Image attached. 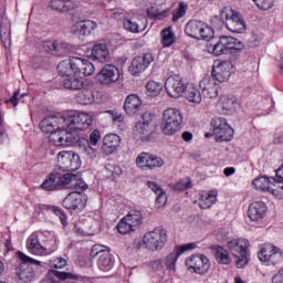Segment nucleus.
I'll list each match as a JSON object with an SVG mask.
<instances>
[{
  "mask_svg": "<svg viewBox=\"0 0 283 283\" xmlns=\"http://www.w3.org/2000/svg\"><path fill=\"white\" fill-rule=\"evenodd\" d=\"M57 72L60 76H92L94 64L85 59L71 57L59 63Z\"/></svg>",
  "mask_w": 283,
  "mask_h": 283,
  "instance_id": "f257e3e1",
  "label": "nucleus"
},
{
  "mask_svg": "<svg viewBox=\"0 0 283 283\" xmlns=\"http://www.w3.org/2000/svg\"><path fill=\"white\" fill-rule=\"evenodd\" d=\"M244 49V44L233 36L222 35L219 40L208 48L213 56H222V54H235Z\"/></svg>",
  "mask_w": 283,
  "mask_h": 283,
  "instance_id": "f03ea898",
  "label": "nucleus"
},
{
  "mask_svg": "<svg viewBox=\"0 0 283 283\" xmlns=\"http://www.w3.org/2000/svg\"><path fill=\"white\" fill-rule=\"evenodd\" d=\"M182 113L178 108H167L163 113L161 130L166 136H174L182 129Z\"/></svg>",
  "mask_w": 283,
  "mask_h": 283,
  "instance_id": "7ed1b4c3",
  "label": "nucleus"
},
{
  "mask_svg": "<svg viewBox=\"0 0 283 283\" xmlns=\"http://www.w3.org/2000/svg\"><path fill=\"white\" fill-rule=\"evenodd\" d=\"M249 240L233 239L228 242V249L235 259L238 269H244L249 264Z\"/></svg>",
  "mask_w": 283,
  "mask_h": 283,
  "instance_id": "20e7f679",
  "label": "nucleus"
},
{
  "mask_svg": "<svg viewBox=\"0 0 283 283\" xmlns=\"http://www.w3.org/2000/svg\"><path fill=\"white\" fill-rule=\"evenodd\" d=\"M134 134L137 135L143 143H149L156 138V125H154L151 115L144 114L142 116V119L135 124Z\"/></svg>",
  "mask_w": 283,
  "mask_h": 283,
  "instance_id": "39448f33",
  "label": "nucleus"
},
{
  "mask_svg": "<svg viewBox=\"0 0 283 283\" xmlns=\"http://www.w3.org/2000/svg\"><path fill=\"white\" fill-rule=\"evenodd\" d=\"M221 19L226 21V27L230 32L242 34L247 30V22H244L242 14L233 9L224 7L221 10Z\"/></svg>",
  "mask_w": 283,
  "mask_h": 283,
  "instance_id": "423d86ee",
  "label": "nucleus"
},
{
  "mask_svg": "<svg viewBox=\"0 0 283 283\" xmlns=\"http://www.w3.org/2000/svg\"><path fill=\"white\" fill-rule=\"evenodd\" d=\"M18 256L21 260V263L17 268V277L20 282L28 283L34 280V268L31 264H36L41 266V261H36L23 252H18Z\"/></svg>",
  "mask_w": 283,
  "mask_h": 283,
  "instance_id": "0eeeda50",
  "label": "nucleus"
},
{
  "mask_svg": "<svg viewBox=\"0 0 283 283\" xmlns=\"http://www.w3.org/2000/svg\"><path fill=\"white\" fill-rule=\"evenodd\" d=\"M66 122V129L76 134V130L90 129L92 123H94V117L87 113H74L64 115Z\"/></svg>",
  "mask_w": 283,
  "mask_h": 283,
  "instance_id": "6e6552de",
  "label": "nucleus"
},
{
  "mask_svg": "<svg viewBox=\"0 0 283 283\" xmlns=\"http://www.w3.org/2000/svg\"><path fill=\"white\" fill-rule=\"evenodd\" d=\"M143 243L149 251H160L167 244V230L157 228L147 232L143 238Z\"/></svg>",
  "mask_w": 283,
  "mask_h": 283,
  "instance_id": "1a4fd4ad",
  "label": "nucleus"
},
{
  "mask_svg": "<svg viewBox=\"0 0 283 283\" xmlns=\"http://www.w3.org/2000/svg\"><path fill=\"white\" fill-rule=\"evenodd\" d=\"M50 140L55 147H70L71 145H76L81 140V137L77 133L64 128L51 133Z\"/></svg>",
  "mask_w": 283,
  "mask_h": 283,
  "instance_id": "9d476101",
  "label": "nucleus"
},
{
  "mask_svg": "<svg viewBox=\"0 0 283 283\" xmlns=\"http://www.w3.org/2000/svg\"><path fill=\"white\" fill-rule=\"evenodd\" d=\"M57 167L62 171H76L81 169V157L74 151H60L57 154Z\"/></svg>",
  "mask_w": 283,
  "mask_h": 283,
  "instance_id": "9b49d317",
  "label": "nucleus"
},
{
  "mask_svg": "<svg viewBox=\"0 0 283 283\" xmlns=\"http://www.w3.org/2000/svg\"><path fill=\"white\" fill-rule=\"evenodd\" d=\"M258 258L261 262H268L269 264L275 265L282 261L283 252L282 249L271 243H265L258 252Z\"/></svg>",
  "mask_w": 283,
  "mask_h": 283,
  "instance_id": "f8f14e48",
  "label": "nucleus"
},
{
  "mask_svg": "<svg viewBox=\"0 0 283 283\" xmlns=\"http://www.w3.org/2000/svg\"><path fill=\"white\" fill-rule=\"evenodd\" d=\"M186 266H188L189 271H192V273L205 275L206 273H209V269H211V263L206 255L193 254L190 258L186 259Z\"/></svg>",
  "mask_w": 283,
  "mask_h": 283,
  "instance_id": "ddd939ff",
  "label": "nucleus"
},
{
  "mask_svg": "<svg viewBox=\"0 0 283 283\" xmlns=\"http://www.w3.org/2000/svg\"><path fill=\"white\" fill-rule=\"evenodd\" d=\"M165 90L170 98H180L185 94L187 85L180 75H171L165 82Z\"/></svg>",
  "mask_w": 283,
  "mask_h": 283,
  "instance_id": "4468645a",
  "label": "nucleus"
},
{
  "mask_svg": "<svg viewBox=\"0 0 283 283\" xmlns=\"http://www.w3.org/2000/svg\"><path fill=\"white\" fill-rule=\"evenodd\" d=\"M40 129L44 134H54L55 132H59V129H67L65 115L62 117L54 115L45 117L40 122Z\"/></svg>",
  "mask_w": 283,
  "mask_h": 283,
  "instance_id": "2eb2a0df",
  "label": "nucleus"
},
{
  "mask_svg": "<svg viewBox=\"0 0 283 283\" xmlns=\"http://www.w3.org/2000/svg\"><path fill=\"white\" fill-rule=\"evenodd\" d=\"M120 78V71L113 64H106L97 74V81L101 85H112Z\"/></svg>",
  "mask_w": 283,
  "mask_h": 283,
  "instance_id": "dca6fc26",
  "label": "nucleus"
},
{
  "mask_svg": "<svg viewBox=\"0 0 283 283\" xmlns=\"http://www.w3.org/2000/svg\"><path fill=\"white\" fill-rule=\"evenodd\" d=\"M231 70H233V63L231 61L218 62L212 66V78L219 83H227L231 77Z\"/></svg>",
  "mask_w": 283,
  "mask_h": 283,
  "instance_id": "f3484780",
  "label": "nucleus"
},
{
  "mask_svg": "<svg viewBox=\"0 0 283 283\" xmlns=\"http://www.w3.org/2000/svg\"><path fill=\"white\" fill-rule=\"evenodd\" d=\"M196 249V243H187L184 245H176L174 251L169 253L165 259V266L168 271H176V262H178V258L182 255L186 251H191Z\"/></svg>",
  "mask_w": 283,
  "mask_h": 283,
  "instance_id": "a211bd4d",
  "label": "nucleus"
},
{
  "mask_svg": "<svg viewBox=\"0 0 283 283\" xmlns=\"http://www.w3.org/2000/svg\"><path fill=\"white\" fill-rule=\"evenodd\" d=\"M45 52L49 54H53V56H67L70 52H72V45L67 42H62L59 40L55 41H46L43 44Z\"/></svg>",
  "mask_w": 283,
  "mask_h": 283,
  "instance_id": "6ab92c4d",
  "label": "nucleus"
},
{
  "mask_svg": "<svg viewBox=\"0 0 283 283\" xmlns=\"http://www.w3.org/2000/svg\"><path fill=\"white\" fill-rule=\"evenodd\" d=\"M154 63V55L151 53H146L142 56H136L129 66V72L133 76H139Z\"/></svg>",
  "mask_w": 283,
  "mask_h": 283,
  "instance_id": "aec40b11",
  "label": "nucleus"
},
{
  "mask_svg": "<svg viewBox=\"0 0 283 283\" xmlns=\"http://www.w3.org/2000/svg\"><path fill=\"white\" fill-rule=\"evenodd\" d=\"M199 87L205 98H218V84L210 75L203 76L199 82Z\"/></svg>",
  "mask_w": 283,
  "mask_h": 283,
  "instance_id": "412c9836",
  "label": "nucleus"
},
{
  "mask_svg": "<svg viewBox=\"0 0 283 283\" xmlns=\"http://www.w3.org/2000/svg\"><path fill=\"white\" fill-rule=\"evenodd\" d=\"M12 24L6 17H0V40L6 50L12 45Z\"/></svg>",
  "mask_w": 283,
  "mask_h": 283,
  "instance_id": "4be33fe9",
  "label": "nucleus"
},
{
  "mask_svg": "<svg viewBox=\"0 0 283 283\" xmlns=\"http://www.w3.org/2000/svg\"><path fill=\"white\" fill-rule=\"evenodd\" d=\"M62 206L67 211H81V209H85V202H83V197L78 192L69 193L64 198Z\"/></svg>",
  "mask_w": 283,
  "mask_h": 283,
  "instance_id": "5701e85b",
  "label": "nucleus"
},
{
  "mask_svg": "<svg viewBox=\"0 0 283 283\" xmlns=\"http://www.w3.org/2000/svg\"><path fill=\"white\" fill-rule=\"evenodd\" d=\"M90 59H92L94 63H109L112 55L109 54L107 44H95L91 51Z\"/></svg>",
  "mask_w": 283,
  "mask_h": 283,
  "instance_id": "b1692460",
  "label": "nucleus"
},
{
  "mask_svg": "<svg viewBox=\"0 0 283 283\" xmlns=\"http://www.w3.org/2000/svg\"><path fill=\"white\" fill-rule=\"evenodd\" d=\"M96 28H98L96 22L92 20H82L72 27V32L77 36H90V34H92L93 30H96Z\"/></svg>",
  "mask_w": 283,
  "mask_h": 283,
  "instance_id": "393cba45",
  "label": "nucleus"
},
{
  "mask_svg": "<svg viewBox=\"0 0 283 283\" xmlns=\"http://www.w3.org/2000/svg\"><path fill=\"white\" fill-rule=\"evenodd\" d=\"M120 147V136L117 134H108L104 136L102 144V151L106 156H112L116 149Z\"/></svg>",
  "mask_w": 283,
  "mask_h": 283,
  "instance_id": "a878e982",
  "label": "nucleus"
},
{
  "mask_svg": "<svg viewBox=\"0 0 283 283\" xmlns=\"http://www.w3.org/2000/svg\"><path fill=\"white\" fill-rule=\"evenodd\" d=\"M143 107V101L136 94H130L126 97L124 103V111L128 116H136Z\"/></svg>",
  "mask_w": 283,
  "mask_h": 283,
  "instance_id": "bb28decb",
  "label": "nucleus"
},
{
  "mask_svg": "<svg viewBox=\"0 0 283 283\" xmlns=\"http://www.w3.org/2000/svg\"><path fill=\"white\" fill-rule=\"evenodd\" d=\"M266 216V205L261 201H253L248 209L250 220L256 222Z\"/></svg>",
  "mask_w": 283,
  "mask_h": 283,
  "instance_id": "cd10ccee",
  "label": "nucleus"
},
{
  "mask_svg": "<svg viewBox=\"0 0 283 283\" xmlns=\"http://www.w3.org/2000/svg\"><path fill=\"white\" fill-rule=\"evenodd\" d=\"M238 108V99L235 97H222L219 105L218 111L221 114H233V112Z\"/></svg>",
  "mask_w": 283,
  "mask_h": 283,
  "instance_id": "c85d7f7f",
  "label": "nucleus"
},
{
  "mask_svg": "<svg viewBox=\"0 0 283 283\" xmlns=\"http://www.w3.org/2000/svg\"><path fill=\"white\" fill-rule=\"evenodd\" d=\"M203 25H205V22L202 21L190 20L186 24L185 32L187 36H190L191 39L200 40V32L202 31Z\"/></svg>",
  "mask_w": 283,
  "mask_h": 283,
  "instance_id": "c756f323",
  "label": "nucleus"
},
{
  "mask_svg": "<svg viewBox=\"0 0 283 283\" xmlns=\"http://www.w3.org/2000/svg\"><path fill=\"white\" fill-rule=\"evenodd\" d=\"M253 187L258 189V191H269L273 196V189H275V179L271 182V179L268 177H258L252 181Z\"/></svg>",
  "mask_w": 283,
  "mask_h": 283,
  "instance_id": "7c9ffc66",
  "label": "nucleus"
},
{
  "mask_svg": "<svg viewBox=\"0 0 283 283\" xmlns=\"http://www.w3.org/2000/svg\"><path fill=\"white\" fill-rule=\"evenodd\" d=\"M27 249L33 255H44V249L39 241V235L35 233L31 234L27 240Z\"/></svg>",
  "mask_w": 283,
  "mask_h": 283,
  "instance_id": "2f4dec72",
  "label": "nucleus"
},
{
  "mask_svg": "<svg viewBox=\"0 0 283 283\" xmlns=\"http://www.w3.org/2000/svg\"><path fill=\"white\" fill-rule=\"evenodd\" d=\"M147 186L154 193L157 195L156 203L158 205V208L165 207L167 205V195L165 193V190L158 185L156 181H147Z\"/></svg>",
  "mask_w": 283,
  "mask_h": 283,
  "instance_id": "473e14b6",
  "label": "nucleus"
},
{
  "mask_svg": "<svg viewBox=\"0 0 283 283\" xmlns=\"http://www.w3.org/2000/svg\"><path fill=\"white\" fill-rule=\"evenodd\" d=\"M218 202V190H210L199 199L200 209H211Z\"/></svg>",
  "mask_w": 283,
  "mask_h": 283,
  "instance_id": "72a5a7b5",
  "label": "nucleus"
},
{
  "mask_svg": "<svg viewBox=\"0 0 283 283\" xmlns=\"http://www.w3.org/2000/svg\"><path fill=\"white\" fill-rule=\"evenodd\" d=\"M44 191H56L61 189L59 184V174L51 172L41 185Z\"/></svg>",
  "mask_w": 283,
  "mask_h": 283,
  "instance_id": "f704fd0d",
  "label": "nucleus"
},
{
  "mask_svg": "<svg viewBox=\"0 0 283 283\" xmlns=\"http://www.w3.org/2000/svg\"><path fill=\"white\" fill-rule=\"evenodd\" d=\"M49 8L53 10V12H70V10H74V3L63 0H51Z\"/></svg>",
  "mask_w": 283,
  "mask_h": 283,
  "instance_id": "c9c22d12",
  "label": "nucleus"
},
{
  "mask_svg": "<svg viewBox=\"0 0 283 283\" xmlns=\"http://www.w3.org/2000/svg\"><path fill=\"white\" fill-rule=\"evenodd\" d=\"M60 189H73L76 182V174L66 172L62 176L57 175Z\"/></svg>",
  "mask_w": 283,
  "mask_h": 283,
  "instance_id": "e433bc0d",
  "label": "nucleus"
},
{
  "mask_svg": "<svg viewBox=\"0 0 283 283\" xmlns=\"http://www.w3.org/2000/svg\"><path fill=\"white\" fill-rule=\"evenodd\" d=\"M186 98L189 103H196L197 105L202 103V94L200 90L193 85L186 86Z\"/></svg>",
  "mask_w": 283,
  "mask_h": 283,
  "instance_id": "4c0bfd02",
  "label": "nucleus"
},
{
  "mask_svg": "<svg viewBox=\"0 0 283 283\" xmlns=\"http://www.w3.org/2000/svg\"><path fill=\"white\" fill-rule=\"evenodd\" d=\"M124 218L129 222L133 229H138V227L143 224V212L138 210H130Z\"/></svg>",
  "mask_w": 283,
  "mask_h": 283,
  "instance_id": "58836bf2",
  "label": "nucleus"
},
{
  "mask_svg": "<svg viewBox=\"0 0 283 283\" xmlns=\"http://www.w3.org/2000/svg\"><path fill=\"white\" fill-rule=\"evenodd\" d=\"M97 266L99 271H112L114 266V261H112V254L109 252H105L102 256L98 258Z\"/></svg>",
  "mask_w": 283,
  "mask_h": 283,
  "instance_id": "ea45409f",
  "label": "nucleus"
},
{
  "mask_svg": "<svg viewBox=\"0 0 283 283\" xmlns=\"http://www.w3.org/2000/svg\"><path fill=\"white\" fill-rule=\"evenodd\" d=\"M75 101L78 105H92L94 103V93L83 90L75 95Z\"/></svg>",
  "mask_w": 283,
  "mask_h": 283,
  "instance_id": "a19ab883",
  "label": "nucleus"
},
{
  "mask_svg": "<svg viewBox=\"0 0 283 283\" xmlns=\"http://www.w3.org/2000/svg\"><path fill=\"white\" fill-rule=\"evenodd\" d=\"M234 130L233 128L227 127L221 128L219 133H213L216 135L217 143H229L233 138Z\"/></svg>",
  "mask_w": 283,
  "mask_h": 283,
  "instance_id": "79ce46f5",
  "label": "nucleus"
},
{
  "mask_svg": "<svg viewBox=\"0 0 283 283\" xmlns=\"http://www.w3.org/2000/svg\"><path fill=\"white\" fill-rule=\"evenodd\" d=\"M214 258L219 264H229L231 262L229 252L222 247L214 248Z\"/></svg>",
  "mask_w": 283,
  "mask_h": 283,
  "instance_id": "37998d69",
  "label": "nucleus"
},
{
  "mask_svg": "<svg viewBox=\"0 0 283 283\" xmlns=\"http://www.w3.org/2000/svg\"><path fill=\"white\" fill-rule=\"evenodd\" d=\"M174 43H176L174 31H171L170 29H164L161 31V44L164 45V48H171Z\"/></svg>",
  "mask_w": 283,
  "mask_h": 283,
  "instance_id": "c03bdc74",
  "label": "nucleus"
},
{
  "mask_svg": "<svg viewBox=\"0 0 283 283\" xmlns=\"http://www.w3.org/2000/svg\"><path fill=\"white\" fill-rule=\"evenodd\" d=\"M43 249H44V255H50V253H54V251L59 249V241L56 239V235L51 234L50 239L45 241Z\"/></svg>",
  "mask_w": 283,
  "mask_h": 283,
  "instance_id": "a18cd8bd",
  "label": "nucleus"
},
{
  "mask_svg": "<svg viewBox=\"0 0 283 283\" xmlns=\"http://www.w3.org/2000/svg\"><path fill=\"white\" fill-rule=\"evenodd\" d=\"M63 86L65 90H83V81L78 80L77 77H69L63 81Z\"/></svg>",
  "mask_w": 283,
  "mask_h": 283,
  "instance_id": "49530a36",
  "label": "nucleus"
},
{
  "mask_svg": "<svg viewBox=\"0 0 283 283\" xmlns=\"http://www.w3.org/2000/svg\"><path fill=\"white\" fill-rule=\"evenodd\" d=\"M98 140H101V130L95 129L90 134L88 139H83L80 137V140L77 143H81V144L86 143L88 145H92L93 147H97Z\"/></svg>",
  "mask_w": 283,
  "mask_h": 283,
  "instance_id": "de8ad7c7",
  "label": "nucleus"
},
{
  "mask_svg": "<svg viewBox=\"0 0 283 283\" xmlns=\"http://www.w3.org/2000/svg\"><path fill=\"white\" fill-rule=\"evenodd\" d=\"M146 90L150 96H158L163 92V84L156 81H149L146 84Z\"/></svg>",
  "mask_w": 283,
  "mask_h": 283,
  "instance_id": "09e8293b",
  "label": "nucleus"
},
{
  "mask_svg": "<svg viewBox=\"0 0 283 283\" xmlns=\"http://www.w3.org/2000/svg\"><path fill=\"white\" fill-rule=\"evenodd\" d=\"M117 231L122 235H127V233H132V231H136V229L129 224V221L125 220V217L118 222Z\"/></svg>",
  "mask_w": 283,
  "mask_h": 283,
  "instance_id": "8fccbe9b",
  "label": "nucleus"
},
{
  "mask_svg": "<svg viewBox=\"0 0 283 283\" xmlns=\"http://www.w3.org/2000/svg\"><path fill=\"white\" fill-rule=\"evenodd\" d=\"M211 126L213 127V133H219V130L221 129H224V128L227 129V127H231L229 126L224 117L212 118Z\"/></svg>",
  "mask_w": 283,
  "mask_h": 283,
  "instance_id": "3c124183",
  "label": "nucleus"
},
{
  "mask_svg": "<svg viewBox=\"0 0 283 283\" xmlns=\"http://www.w3.org/2000/svg\"><path fill=\"white\" fill-rule=\"evenodd\" d=\"M75 145H78L81 147L83 154L88 156V158H96V146H93L87 143H75Z\"/></svg>",
  "mask_w": 283,
  "mask_h": 283,
  "instance_id": "603ef678",
  "label": "nucleus"
},
{
  "mask_svg": "<svg viewBox=\"0 0 283 283\" xmlns=\"http://www.w3.org/2000/svg\"><path fill=\"white\" fill-rule=\"evenodd\" d=\"M106 178H116V176H120L123 170L118 166H114L112 164H106L105 166Z\"/></svg>",
  "mask_w": 283,
  "mask_h": 283,
  "instance_id": "864d4df0",
  "label": "nucleus"
},
{
  "mask_svg": "<svg viewBox=\"0 0 283 283\" xmlns=\"http://www.w3.org/2000/svg\"><path fill=\"white\" fill-rule=\"evenodd\" d=\"M106 114L109 115L112 118L114 125H123L125 123V116H123V113H119L118 111H106Z\"/></svg>",
  "mask_w": 283,
  "mask_h": 283,
  "instance_id": "5fc2aeb1",
  "label": "nucleus"
},
{
  "mask_svg": "<svg viewBox=\"0 0 283 283\" xmlns=\"http://www.w3.org/2000/svg\"><path fill=\"white\" fill-rule=\"evenodd\" d=\"M104 253H109V250H107L106 247L101 244H95L91 249V258H101Z\"/></svg>",
  "mask_w": 283,
  "mask_h": 283,
  "instance_id": "6e6d98bb",
  "label": "nucleus"
},
{
  "mask_svg": "<svg viewBox=\"0 0 283 283\" xmlns=\"http://www.w3.org/2000/svg\"><path fill=\"white\" fill-rule=\"evenodd\" d=\"M187 14V6L185 2L179 3V8L172 12V21L176 23L179 19H182Z\"/></svg>",
  "mask_w": 283,
  "mask_h": 283,
  "instance_id": "4d7b16f0",
  "label": "nucleus"
},
{
  "mask_svg": "<svg viewBox=\"0 0 283 283\" xmlns=\"http://www.w3.org/2000/svg\"><path fill=\"white\" fill-rule=\"evenodd\" d=\"M163 165H165V160L161 157L150 155L148 169H157L158 167H163Z\"/></svg>",
  "mask_w": 283,
  "mask_h": 283,
  "instance_id": "13d9d810",
  "label": "nucleus"
},
{
  "mask_svg": "<svg viewBox=\"0 0 283 283\" xmlns=\"http://www.w3.org/2000/svg\"><path fill=\"white\" fill-rule=\"evenodd\" d=\"M151 154L149 153H142L140 155H138L137 159H136V164L137 167H149V158H150Z\"/></svg>",
  "mask_w": 283,
  "mask_h": 283,
  "instance_id": "bf43d9fd",
  "label": "nucleus"
},
{
  "mask_svg": "<svg viewBox=\"0 0 283 283\" xmlns=\"http://www.w3.org/2000/svg\"><path fill=\"white\" fill-rule=\"evenodd\" d=\"M199 39H202L203 41H209V39H213V29L203 23V27L201 28V32L199 34Z\"/></svg>",
  "mask_w": 283,
  "mask_h": 283,
  "instance_id": "052dcab7",
  "label": "nucleus"
},
{
  "mask_svg": "<svg viewBox=\"0 0 283 283\" xmlns=\"http://www.w3.org/2000/svg\"><path fill=\"white\" fill-rule=\"evenodd\" d=\"M273 196L283 199V179H274Z\"/></svg>",
  "mask_w": 283,
  "mask_h": 283,
  "instance_id": "680f3d73",
  "label": "nucleus"
},
{
  "mask_svg": "<svg viewBox=\"0 0 283 283\" xmlns=\"http://www.w3.org/2000/svg\"><path fill=\"white\" fill-rule=\"evenodd\" d=\"M72 190L74 191H85L87 190V184L81 179V175L76 174L75 175V184H73Z\"/></svg>",
  "mask_w": 283,
  "mask_h": 283,
  "instance_id": "e2e57ef3",
  "label": "nucleus"
},
{
  "mask_svg": "<svg viewBox=\"0 0 283 283\" xmlns=\"http://www.w3.org/2000/svg\"><path fill=\"white\" fill-rule=\"evenodd\" d=\"M260 10H271L273 8V0H252Z\"/></svg>",
  "mask_w": 283,
  "mask_h": 283,
  "instance_id": "0e129e2a",
  "label": "nucleus"
},
{
  "mask_svg": "<svg viewBox=\"0 0 283 283\" xmlns=\"http://www.w3.org/2000/svg\"><path fill=\"white\" fill-rule=\"evenodd\" d=\"M52 273L54 277H57V280H74V277H76V275L70 272H61V271L53 270Z\"/></svg>",
  "mask_w": 283,
  "mask_h": 283,
  "instance_id": "69168bd1",
  "label": "nucleus"
},
{
  "mask_svg": "<svg viewBox=\"0 0 283 283\" xmlns=\"http://www.w3.org/2000/svg\"><path fill=\"white\" fill-rule=\"evenodd\" d=\"M124 28L128 32L136 33L138 32V23L134 22L133 20L126 19L124 20Z\"/></svg>",
  "mask_w": 283,
  "mask_h": 283,
  "instance_id": "338daca9",
  "label": "nucleus"
},
{
  "mask_svg": "<svg viewBox=\"0 0 283 283\" xmlns=\"http://www.w3.org/2000/svg\"><path fill=\"white\" fill-rule=\"evenodd\" d=\"M191 189V181L181 180L175 185V191H185Z\"/></svg>",
  "mask_w": 283,
  "mask_h": 283,
  "instance_id": "774afa93",
  "label": "nucleus"
}]
</instances>
